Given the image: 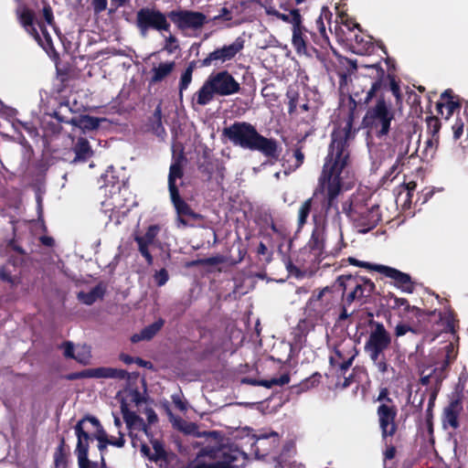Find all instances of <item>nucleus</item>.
<instances>
[{
    "label": "nucleus",
    "mask_w": 468,
    "mask_h": 468,
    "mask_svg": "<svg viewBox=\"0 0 468 468\" xmlns=\"http://www.w3.org/2000/svg\"><path fill=\"white\" fill-rule=\"evenodd\" d=\"M354 116L349 114L344 125L334 128L328 154L312 197L299 207L297 224L303 228L312 212L314 228L307 248L314 257L321 256L324 249V224L331 209H338L337 198L343 191L341 174L349 162L350 142L355 139L356 130L353 127Z\"/></svg>",
    "instance_id": "f257e3e1"
},
{
    "label": "nucleus",
    "mask_w": 468,
    "mask_h": 468,
    "mask_svg": "<svg viewBox=\"0 0 468 468\" xmlns=\"http://www.w3.org/2000/svg\"><path fill=\"white\" fill-rule=\"evenodd\" d=\"M234 145L252 152H260L265 157L278 161L282 147L274 138H268L261 134L256 127L248 122H235L222 131Z\"/></svg>",
    "instance_id": "f03ea898"
},
{
    "label": "nucleus",
    "mask_w": 468,
    "mask_h": 468,
    "mask_svg": "<svg viewBox=\"0 0 468 468\" xmlns=\"http://www.w3.org/2000/svg\"><path fill=\"white\" fill-rule=\"evenodd\" d=\"M342 212L359 233H367L382 220L378 205H369L361 196L352 195L342 204Z\"/></svg>",
    "instance_id": "7ed1b4c3"
},
{
    "label": "nucleus",
    "mask_w": 468,
    "mask_h": 468,
    "mask_svg": "<svg viewBox=\"0 0 468 468\" xmlns=\"http://www.w3.org/2000/svg\"><path fill=\"white\" fill-rule=\"evenodd\" d=\"M368 326L369 333L364 346V350L378 371L384 375L388 370L385 351L389 348L392 343V336L382 323L374 319L368 321Z\"/></svg>",
    "instance_id": "20e7f679"
},
{
    "label": "nucleus",
    "mask_w": 468,
    "mask_h": 468,
    "mask_svg": "<svg viewBox=\"0 0 468 468\" xmlns=\"http://www.w3.org/2000/svg\"><path fill=\"white\" fill-rule=\"evenodd\" d=\"M395 113L390 105L387 103L384 96L380 95L375 105L367 108L362 120V126L367 130L368 133L382 139L388 134Z\"/></svg>",
    "instance_id": "39448f33"
},
{
    "label": "nucleus",
    "mask_w": 468,
    "mask_h": 468,
    "mask_svg": "<svg viewBox=\"0 0 468 468\" xmlns=\"http://www.w3.org/2000/svg\"><path fill=\"white\" fill-rule=\"evenodd\" d=\"M167 18V14L160 10L143 7L137 11L136 27L143 36H145L150 29L158 32H170L171 25Z\"/></svg>",
    "instance_id": "423d86ee"
},
{
    "label": "nucleus",
    "mask_w": 468,
    "mask_h": 468,
    "mask_svg": "<svg viewBox=\"0 0 468 468\" xmlns=\"http://www.w3.org/2000/svg\"><path fill=\"white\" fill-rule=\"evenodd\" d=\"M245 39L237 37L231 44L218 48L200 61L201 67L218 66L232 60L244 48Z\"/></svg>",
    "instance_id": "0eeeda50"
},
{
    "label": "nucleus",
    "mask_w": 468,
    "mask_h": 468,
    "mask_svg": "<svg viewBox=\"0 0 468 468\" xmlns=\"http://www.w3.org/2000/svg\"><path fill=\"white\" fill-rule=\"evenodd\" d=\"M167 16L180 31L197 30L208 23L207 16L198 11L172 10L167 13Z\"/></svg>",
    "instance_id": "6e6552de"
},
{
    "label": "nucleus",
    "mask_w": 468,
    "mask_h": 468,
    "mask_svg": "<svg viewBox=\"0 0 468 468\" xmlns=\"http://www.w3.org/2000/svg\"><path fill=\"white\" fill-rule=\"evenodd\" d=\"M377 415L382 441L388 442V438H392L399 430V424L396 421L398 408L396 405L379 404L377 408Z\"/></svg>",
    "instance_id": "1a4fd4ad"
},
{
    "label": "nucleus",
    "mask_w": 468,
    "mask_h": 468,
    "mask_svg": "<svg viewBox=\"0 0 468 468\" xmlns=\"http://www.w3.org/2000/svg\"><path fill=\"white\" fill-rule=\"evenodd\" d=\"M377 415L382 441L388 442V438H392L399 430V424L396 421L398 408L396 405L379 404L377 408Z\"/></svg>",
    "instance_id": "9d476101"
},
{
    "label": "nucleus",
    "mask_w": 468,
    "mask_h": 468,
    "mask_svg": "<svg viewBox=\"0 0 468 468\" xmlns=\"http://www.w3.org/2000/svg\"><path fill=\"white\" fill-rule=\"evenodd\" d=\"M207 80L218 96H229L240 90L239 83L228 70L212 73Z\"/></svg>",
    "instance_id": "9b49d317"
},
{
    "label": "nucleus",
    "mask_w": 468,
    "mask_h": 468,
    "mask_svg": "<svg viewBox=\"0 0 468 468\" xmlns=\"http://www.w3.org/2000/svg\"><path fill=\"white\" fill-rule=\"evenodd\" d=\"M335 298L333 291L329 287H324L317 293L314 292L307 302V308L314 314L316 317H324L335 306Z\"/></svg>",
    "instance_id": "f8f14e48"
},
{
    "label": "nucleus",
    "mask_w": 468,
    "mask_h": 468,
    "mask_svg": "<svg viewBox=\"0 0 468 468\" xmlns=\"http://www.w3.org/2000/svg\"><path fill=\"white\" fill-rule=\"evenodd\" d=\"M128 375L123 369L112 367H96L88 368L79 372H72L66 376L68 380H77L81 378H120L122 379Z\"/></svg>",
    "instance_id": "ddd939ff"
},
{
    "label": "nucleus",
    "mask_w": 468,
    "mask_h": 468,
    "mask_svg": "<svg viewBox=\"0 0 468 468\" xmlns=\"http://www.w3.org/2000/svg\"><path fill=\"white\" fill-rule=\"evenodd\" d=\"M463 410V400L460 397L452 399L443 408L441 421L444 431L452 429L456 431L460 428V416Z\"/></svg>",
    "instance_id": "4468645a"
},
{
    "label": "nucleus",
    "mask_w": 468,
    "mask_h": 468,
    "mask_svg": "<svg viewBox=\"0 0 468 468\" xmlns=\"http://www.w3.org/2000/svg\"><path fill=\"white\" fill-rule=\"evenodd\" d=\"M377 268L380 274L391 279L392 285L399 289L401 292L406 293H412L414 292L415 282L412 281L410 274L386 265H380V267Z\"/></svg>",
    "instance_id": "2eb2a0df"
},
{
    "label": "nucleus",
    "mask_w": 468,
    "mask_h": 468,
    "mask_svg": "<svg viewBox=\"0 0 468 468\" xmlns=\"http://www.w3.org/2000/svg\"><path fill=\"white\" fill-rule=\"evenodd\" d=\"M364 68L367 69V76L373 80L370 89L367 90L363 104H368L373 97L378 95V92L387 87V73L381 67L380 63L372 65H365Z\"/></svg>",
    "instance_id": "dca6fc26"
},
{
    "label": "nucleus",
    "mask_w": 468,
    "mask_h": 468,
    "mask_svg": "<svg viewBox=\"0 0 468 468\" xmlns=\"http://www.w3.org/2000/svg\"><path fill=\"white\" fill-rule=\"evenodd\" d=\"M74 431L77 436V444L74 452L78 459V465L79 468H86L90 441H92V435L89 433L84 427H81V422H77Z\"/></svg>",
    "instance_id": "f3484780"
},
{
    "label": "nucleus",
    "mask_w": 468,
    "mask_h": 468,
    "mask_svg": "<svg viewBox=\"0 0 468 468\" xmlns=\"http://www.w3.org/2000/svg\"><path fill=\"white\" fill-rule=\"evenodd\" d=\"M171 202L177 214V220L184 226L187 225V219H199L201 215L195 212L191 207L181 197L179 191L169 193Z\"/></svg>",
    "instance_id": "a211bd4d"
},
{
    "label": "nucleus",
    "mask_w": 468,
    "mask_h": 468,
    "mask_svg": "<svg viewBox=\"0 0 468 468\" xmlns=\"http://www.w3.org/2000/svg\"><path fill=\"white\" fill-rule=\"evenodd\" d=\"M121 411L127 429L129 430V435L132 438L133 436V430L143 431L146 436H149L150 428L140 416H138L134 411L130 410L128 403L124 399L121 400Z\"/></svg>",
    "instance_id": "6ab92c4d"
},
{
    "label": "nucleus",
    "mask_w": 468,
    "mask_h": 468,
    "mask_svg": "<svg viewBox=\"0 0 468 468\" xmlns=\"http://www.w3.org/2000/svg\"><path fill=\"white\" fill-rule=\"evenodd\" d=\"M385 299L388 301L389 307L392 310L398 311L400 316H406L410 313H414L417 317L420 318L425 314L420 308L410 305L406 298L398 297L393 292H388Z\"/></svg>",
    "instance_id": "aec40b11"
},
{
    "label": "nucleus",
    "mask_w": 468,
    "mask_h": 468,
    "mask_svg": "<svg viewBox=\"0 0 468 468\" xmlns=\"http://www.w3.org/2000/svg\"><path fill=\"white\" fill-rule=\"evenodd\" d=\"M54 117L59 122L69 123L75 127L81 129L84 132L98 129L101 122V119L90 115H79L68 120L64 116L60 115L58 112H54Z\"/></svg>",
    "instance_id": "412c9836"
},
{
    "label": "nucleus",
    "mask_w": 468,
    "mask_h": 468,
    "mask_svg": "<svg viewBox=\"0 0 468 468\" xmlns=\"http://www.w3.org/2000/svg\"><path fill=\"white\" fill-rule=\"evenodd\" d=\"M358 285H356V290L349 292L346 295V303L349 305L356 300H363L371 297L376 290L375 283L367 277H361L358 279Z\"/></svg>",
    "instance_id": "4be33fe9"
},
{
    "label": "nucleus",
    "mask_w": 468,
    "mask_h": 468,
    "mask_svg": "<svg viewBox=\"0 0 468 468\" xmlns=\"http://www.w3.org/2000/svg\"><path fill=\"white\" fill-rule=\"evenodd\" d=\"M186 161V156L183 152L177 155H173V162L169 167L168 174V190L169 193L179 191L176 185V179H182L184 176L183 163Z\"/></svg>",
    "instance_id": "5701e85b"
},
{
    "label": "nucleus",
    "mask_w": 468,
    "mask_h": 468,
    "mask_svg": "<svg viewBox=\"0 0 468 468\" xmlns=\"http://www.w3.org/2000/svg\"><path fill=\"white\" fill-rule=\"evenodd\" d=\"M351 51L357 55H365L373 50L374 46L372 37L366 36L359 30V33H354L353 36L347 38Z\"/></svg>",
    "instance_id": "b1692460"
},
{
    "label": "nucleus",
    "mask_w": 468,
    "mask_h": 468,
    "mask_svg": "<svg viewBox=\"0 0 468 468\" xmlns=\"http://www.w3.org/2000/svg\"><path fill=\"white\" fill-rule=\"evenodd\" d=\"M437 112L439 114L443 115V108H446L447 114L445 119L448 120L454 112L456 109L461 108V104L458 101L453 100V92L451 89L445 90L441 94V101L437 102Z\"/></svg>",
    "instance_id": "393cba45"
},
{
    "label": "nucleus",
    "mask_w": 468,
    "mask_h": 468,
    "mask_svg": "<svg viewBox=\"0 0 468 468\" xmlns=\"http://www.w3.org/2000/svg\"><path fill=\"white\" fill-rule=\"evenodd\" d=\"M175 61L160 62L157 66L152 69L149 83L153 85L162 82L172 74V72L175 70Z\"/></svg>",
    "instance_id": "a878e982"
},
{
    "label": "nucleus",
    "mask_w": 468,
    "mask_h": 468,
    "mask_svg": "<svg viewBox=\"0 0 468 468\" xmlns=\"http://www.w3.org/2000/svg\"><path fill=\"white\" fill-rule=\"evenodd\" d=\"M165 324V320L159 318L153 324L144 327L140 333L134 334L131 336L132 343H138L140 341H149L153 339L156 334L162 329Z\"/></svg>",
    "instance_id": "bb28decb"
},
{
    "label": "nucleus",
    "mask_w": 468,
    "mask_h": 468,
    "mask_svg": "<svg viewBox=\"0 0 468 468\" xmlns=\"http://www.w3.org/2000/svg\"><path fill=\"white\" fill-rule=\"evenodd\" d=\"M147 125L149 130L157 137L164 138L166 135L165 129L162 122V104L158 103L154 113L149 117Z\"/></svg>",
    "instance_id": "cd10ccee"
},
{
    "label": "nucleus",
    "mask_w": 468,
    "mask_h": 468,
    "mask_svg": "<svg viewBox=\"0 0 468 468\" xmlns=\"http://www.w3.org/2000/svg\"><path fill=\"white\" fill-rule=\"evenodd\" d=\"M425 314H427L430 317L435 318L436 323H441L443 326L441 331L452 334L455 333L456 321L452 313L446 314H442L441 312H437L436 310H434L425 313Z\"/></svg>",
    "instance_id": "c85d7f7f"
},
{
    "label": "nucleus",
    "mask_w": 468,
    "mask_h": 468,
    "mask_svg": "<svg viewBox=\"0 0 468 468\" xmlns=\"http://www.w3.org/2000/svg\"><path fill=\"white\" fill-rule=\"evenodd\" d=\"M106 292V286L101 282L94 286L90 292H80L78 299L86 305H91L96 301L101 300Z\"/></svg>",
    "instance_id": "c756f323"
},
{
    "label": "nucleus",
    "mask_w": 468,
    "mask_h": 468,
    "mask_svg": "<svg viewBox=\"0 0 468 468\" xmlns=\"http://www.w3.org/2000/svg\"><path fill=\"white\" fill-rule=\"evenodd\" d=\"M214 95H216V92L211 88L210 82L207 80L194 94L192 102L199 106H205L213 101Z\"/></svg>",
    "instance_id": "7c9ffc66"
},
{
    "label": "nucleus",
    "mask_w": 468,
    "mask_h": 468,
    "mask_svg": "<svg viewBox=\"0 0 468 468\" xmlns=\"http://www.w3.org/2000/svg\"><path fill=\"white\" fill-rule=\"evenodd\" d=\"M75 161L86 162L93 154V151L87 138L80 137L73 147Z\"/></svg>",
    "instance_id": "2f4dec72"
},
{
    "label": "nucleus",
    "mask_w": 468,
    "mask_h": 468,
    "mask_svg": "<svg viewBox=\"0 0 468 468\" xmlns=\"http://www.w3.org/2000/svg\"><path fill=\"white\" fill-rule=\"evenodd\" d=\"M305 30L303 23L292 27V43L298 54H305L307 51L306 41L303 36Z\"/></svg>",
    "instance_id": "473e14b6"
},
{
    "label": "nucleus",
    "mask_w": 468,
    "mask_h": 468,
    "mask_svg": "<svg viewBox=\"0 0 468 468\" xmlns=\"http://www.w3.org/2000/svg\"><path fill=\"white\" fill-rule=\"evenodd\" d=\"M449 364L450 362L447 357L440 367H435L431 371V375L432 377V386L430 388V391L436 390V394H439L442 385V381L446 378L445 371Z\"/></svg>",
    "instance_id": "72a5a7b5"
},
{
    "label": "nucleus",
    "mask_w": 468,
    "mask_h": 468,
    "mask_svg": "<svg viewBox=\"0 0 468 468\" xmlns=\"http://www.w3.org/2000/svg\"><path fill=\"white\" fill-rule=\"evenodd\" d=\"M362 276L359 275H341L337 278V283L339 287H341L344 291V294L346 295L347 291L353 292L356 290V285H358V279H361Z\"/></svg>",
    "instance_id": "f704fd0d"
},
{
    "label": "nucleus",
    "mask_w": 468,
    "mask_h": 468,
    "mask_svg": "<svg viewBox=\"0 0 468 468\" xmlns=\"http://www.w3.org/2000/svg\"><path fill=\"white\" fill-rule=\"evenodd\" d=\"M195 69H196V61L193 60L188 63L187 67L182 73V75L180 77V80H179V86H178L180 98H182V96H183V91L186 90L188 88L189 84L191 83L192 75H193Z\"/></svg>",
    "instance_id": "c9c22d12"
},
{
    "label": "nucleus",
    "mask_w": 468,
    "mask_h": 468,
    "mask_svg": "<svg viewBox=\"0 0 468 468\" xmlns=\"http://www.w3.org/2000/svg\"><path fill=\"white\" fill-rule=\"evenodd\" d=\"M316 26L318 28V35L314 34V41L322 48H325L329 45V37L326 34L325 26L322 16L316 19Z\"/></svg>",
    "instance_id": "e433bc0d"
},
{
    "label": "nucleus",
    "mask_w": 468,
    "mask_h": 468,
    "mask_svg": "<svg viewBox=\"0 0 468 468\" xmlns=\"http://www.w3.org/2000/svg\"><path fill=\"white\" fill-rule=\"evenodd\" d=\"M438 397L436 390H431L429 396V402L426 410V426L429 434L433 433V408L435 406V400Z\"/></svg>",
    "instance_id": "4c0bfd02"
},
{
    "label": "nucleus",
    "mask_w": 468,
    "mask_h": 468,
    "mask_svg": "<svg viewBox=\"0 0 468 468\" xmlns=\"http://www.w3.org/2000/svg\"><path fill=\"white\" fill-rule=\"evenodd\" d=\"M70 459V450L55 449L53 463L55 468H68Z\"/></svg>",
    "instance_id": "58836bf2"
},
{
    "label": "nucleus",
    "mask_w": 468,
    "mask_h": 468,
    "mask_svg": "<svg viewBox=\"0 0 468 468\" xmlns=\"http://www.w3.org/2000/svg\"><path fill=\"white\" fill-rule=\"evenodd\" d=\"M147 437L149 438V441H150V442L153 446L154 452L153 453V455L150 456V460L157 462L159 460L165 459L166 456V452L164 448L163 442L158 439H154L150 431H149V436H147Z\"/></svg>",
    "instance_id": "ea45409f"
},
{
    "label": "nucleus",
    "mask_w": 468,
    "mask_h": 468,
    "mask_svg": "<svg viewBox=\"0 0 468 468\" xmlns=\"http://www.w3.org/2000/svg\"><path fill=\"white\" fill-rule=\"evenodd\" d=\"M277 18L285 23L292 24V27L303 23V16L297 8L291 9L289 14L279 12Z\"/></svg>",
    "instance_id": "a19ab883"
},
{
    "label": "nucleus",
    "mask_w": 468,
    "mask_h": 468,
    "mask_svg": "<svg viewBox=\"0 0 468 468\" xmlns=\"http://www.w3.org/2000/svg\"><path fill=\"white\" fill-rule=\"evenodd\" d=\"M427 131L431 135V139L436 142L439 140V133L441 127L440 119L437 116H428L426 118Z\"/></svg>",
    "instance_id": "79ce46f5"
},
{
    "label": "nucleus",
    "mask_w": 468,
    "mask_h": 468,
    "mask_svg": "<svg viewBox=\"0 0 468 468\" xmlns=\"http://www.w3.org/2000/svg\"><path fill=\"white\" fill-rule=\"evenodd\" d=\"M119 437L114 441H98V450L100 451L101 456L105 457L108 445L115 446L117 448H122L125 445L124 433L118 431Z\"/></svg>",
    "instance_id": "37998d69"
},
{
    "label": "nucleus",
    "mask_w": 468,
    "mask_h": 468,
    "mask_svg": "<svg viewBox=\"0 0 468 468\" xmlns=\"http://www.w3.org/2000/svg\"><path fill=\"white\" fill-rule=\"evenodd\" d=\"M134 241L136 242L138 246V251L140 254L144 258L146 263L148 265H152L154 263V257L152 253L150 252L149 246L150 243L145 242L143 239H139L134 236L133 238Z\"/></svg>",
    "instance_id": "c03bdc74"
},
{
    "label": "nucleus",
    "mask_w": 468,
    "mask_h": 468,
    "mask_svg": "<svg viewBox=\"0 0 468 468\" xmlns=\"http://www.w3.org/2000/svg\"><path fill=\"white\" fill-rule=\"evenodd\" d=\"M388 81L389 90L392 92L396 99V103L399 104L402 101V94L400 91L399 81L397 80L396 76L393 74L387 75V82Z\"/></svg>",
    "instance_id": "a18cd8bd"
},
{
    "label": "nucleus",
    "mask_w": 468,
    "mask_h": 468,
    "mask_svg": "<svg viewBox=\"0 0 468 468\" xmlns=\"http://www.w3.org/2000/svg\"><path fill=\"white\" fill-rule=\"evenodd\" d=\"M223 262L221 256H213L204 259H197L187 262V267H197V266H215Z\"/></svg>",
    "instance_id": "49530a36"
},
{
    "label": "nucleus",
    "mask_w": 468,
    "mask_h": 468,
    "mask_svg": "<svg viewBox=\"0 0 468 468\" xmlns=\"http://www.w3.org/2000/svg\"><path fill=\"white\" fill-rule=\"evenodd\" d=\"M159 232H160V226L154 224V225H150L147 228L144 235H143V236L135 235V237H137L139 239H143L145 242L153 245V244H154L155 239L158 236Z\"/></svg>",
    "instance_id": "de8ad7c7"
},
{
    "label": "nucleus",
    "mask_w": 468,
    "mask_h": 468,
    "mask_svg": "<svg viewBox=\"0 0 468 468\" xmlns=\"http://www.w3.org/2000/svg\"><path fill=\"white\" fill-rule=\"evenodd\" d=\"M91 358L90 348L87 346H82L78 348L74 359L82 365H88Z\"/></svg>",
    "instance_id": "09e8293b"
},
{
    "label": "nucleus",
    "mask_w": 468,
    "mask_h": 468,
    "mask_svg": "<svg viewBox=\"0 0 468 468\" xmlns=\"http://www.w3.org/2000/svg\"><path fill=\"white\" fill-rule=\"evenodd\" d=\"M19 22L24 28L35 24V14L29 8H24L18 16Z\"/></svg>",
    "instance_id": "8fccbe9b"
},
{
    "label": "nucleus",
    "mask_w": 468,
    "mask_h": 468,
    "mask_svg": "<svg viewBox=\"0 0 468 468\" xmlns=\"http://www.w3.org/2000/svg\"><path fill=\"white\" fill-rule=\"evenodd\" d=\"M322 378V375L318 372L314 373L311 377L303 380L299 386L301 391H305L317 386Z\"/></svg>",
    "instance_id": "3c124183"
},
{
    "label": "nucleus",
    "mask_w": 468,
    "mask_h": 468,
    "mask_svg": "<svg viewBox=\"0 0 468 468\" xmlns=\"http://www.w3.org/2000/svg\"><path fill=\"white\" fill-rule=\"evenodd\" d=\"M233 18L232 16V11L226 6L222 7L219 10V14L213 16L208 22H212L215 26L218 25L220 22H229L231 21Z\"/></svg>",
    "instance_id": "603ef678"
},
{
    "label": "nucleus",
    "mask_w": 468,
    "mask_h": 468,
    "mask_svg": "<svg viewBox=\"0 0 468 468\" xmlns=\"http://www.w3.org/2000/svg\"><path fill=\"white\" fill-rule=\"evenodd\" d=\"M179 48V42L176 36L169 34L168 37H165L163 50L168 54H173Z\"/></svg>",
    "instance_id": "864d4df0"
},
{
    "label": "nucleus",
    "mask_w": 468,
    "mask_h": 468,
    "mask_svg": "<svg viewBox=\"0 0 468 468\" xmlns=\"http://www.w3.org/2000/svg\"><path fill=\"white\" fill-rule=\"evenodd\" d=\"M293 157L295 158V162L293 165H290V166H289L290 171L297 170L298 168H300L303 165V164L304 162L305 155H304V153L303 152L302 146H296L293 149Z\"/></svg>",
    "instance_id": "5fc2aeb1"
},
{
    "label": "nucleus",
    "mask_w": 468,
    "mask_h": 468,
    "mask_svg": "<svg viewBox=\"0 0 468 468\" xmlns=\"http://www.w3.org/2000/svg\"><path fill=\"white\" fill-rule=\"evenodd\" d=\"M290 382V377L288 374H283L280 378H273L269 380H263L261 383L262 387H265L267 388H271L273 386H283L285 384H288Z\"/></svg>",
    "instance_id": "6e6d98bb"
},
{
    "label": "nucleus",
    "mask_w": 468,
    "mask_h": 468,
    "mask_svg": "<svg viewBox=\"0 0 468 468\" xmlns=\"http://www.w3.org/2000/svg\"><path fill=\"white\" fill-rule=\"evenodd\" d=\"M347 261L351 264V265H354V266H356V267H361V268H364V269H367V270H369V271H378V269L377 267H380L381 264H375V263H371V262H367V261H359L354 257H349L347 259Z\"/></svg>",
    "instance_id": "4d7b16f0"
},
{
    "label": "nucleus",
    "mask_w": 468,
    "mask_h": 468,
    "mask_svg": "<svg viewBox=\"0 0 468 468\" xmlns=\"http://www.w3.org/2000/svg\"><path fill=\"white\" fill-rule=\"evenodd\" d=\"M286 96L289 100L288 112H289V114H292L296 111V108H297L299 93L297 91L289 90V91H287Z\"/></svg>",
    "instance_id": "13d9d810"
},
{
    "label": "nucleus",
    "mask_w": 468,
    "mask_h": 468,
    "mask_svg": "<svg viewBox=\"0 0 468 468\" xmlns=\"http://www.w3.org/2000/svg\"><path fill=\"white\" fill-rule=\"evenodd\" d=\"M91 435H92V440L95 439V440H97V441H101V442L102 441H114V440H116L113 437H109L108 433L106 432V431L104 430L102 425H100L99 427H97L96 432Z\"/></svg>",
    "instance_id": "bf43d9fd"
},
{
    "label": "nucleus",
    "mask_w": 468,
    "mask_h": 468,
    "mask_svg": "<svg viewBox=\"0 0 468 468\" xmlns=\"http://www.w3.org/2000/svg\"><path fill=\"white\" fill-rule=\"evenodd\" d=\"M127 399L131 402L134 403L136 406L140 405L144 401V398L138 388H132L127 391L126 394Z\"/></svg>",
    "instance_id": "052dcab7"
},
{
    "label": "nucleus",
    "mask_w": 468,
    "mask_h": 468,
    "mask_svg": "<svg viewBox=\"0 0 468 468\" xmlns=\"http://www.w3.org/2000/svg\"><path fill=\"white\" fill-rule=\"evenodd\" d=\"M428 389L425 390V391H421L420 393V397L418 398V394H419V391L416 392L412 401H411V404H412V407L415 408V410L417 412H421L422 410V408H423V404H424V401L426 399V393H427Z\"/></svg>",
    "instance_id": "680f3d73"
},
{
    "label": "nucleus",
    "mask_w": 468,
    "mask_h": 468,
    "mask_svg": "<svg viewBox=\"0 0 468 468\" xmlns=\"http://www.w3.org/2000/svg\"><path fill=\"white\" fill-rule=\"evenodd\" d=\"M377 401L380 402V404H386L389 406L396 405L394 400L389 397V391L387 388H380Z\"/></svg>",
    "instance_id": "e2e57ef3"
},
{
    "label": "nucleus",
    "mask_w": 468,
    "mask_h": 468,
    "mask_svg": "<svg viewBox=\"0 0 468 468\" xmlns=\"http://www.w3.org/2000/svg\"><path fill=\"white\" fill-rule=\"evenodd\" d=\"M154 278L157 286H164L169 279L168 271L165 268H162L154 273Z\"/></svg>",
    "instance_id": "0e129e2a"
},
{
    "label": "nucleus",
    "mask_w": 468,
    "mask_h": 468,
    "mask_svg": "<svg viewBox=\"0 0 468 468\" xmlns=\"http://www.w3.org/2000/svg\"><path fill=\"white\" fill-rule=\"evenodd\" d=\"M384 444L386 446V450L383 452L384 460L387 461L394 459L397 453V449L392 444V438H388V441L384 442Z\"/></svg>",
    "instance_id": "69168bd1"
},
{
    "label": "nucleus",
    "mask_w": 468,
    "mask_h": 468,
    "mask_svg": "<svg viewBox=\"0 0 468 468\" xmlns=\"http://www.w3.org/2000/svg\"><path fill=\"white\" fill-rule=\"evenodd\" d=\"M409 332L415 333V330L407 324L399 323L395 327L394 335L396 337H400L405 335Z\"/></svg>",
    "instance_id": "338daca9"
},
{
    "label": "nucleus",
    "mask_w": 468,
    "mask_h": 468,
    "mask_svg": "<svg viewBox=\"0 0 468 468\" xmlns=\"http://www.w3.org/2000/svg\"><path fill=\"white\" fill-rule=\"evenodd\" d=\"M42 12H43V17H44L45 21L47 22V24H48L49 26H53L55 24V20H54L53 11H52V8L50 7V5H44Z\"/></svg>",
    "instance_id": "774afa93"
}]
</instances>
